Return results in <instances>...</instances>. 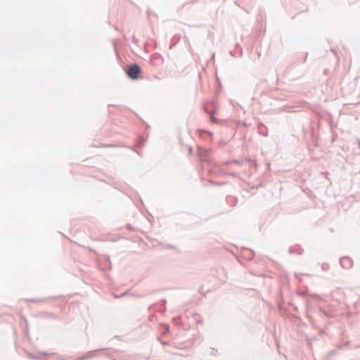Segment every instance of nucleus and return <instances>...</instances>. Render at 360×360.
<instances>
[{"instance_id": "nucleus-1", "label": "nucleus", "mask_w": 360, "mask_h": 360, "mask_svg": "<svg viewBox=\"0 0 360 360\" xmlns=\"http://www.w3.org/2000/svg\"><path fill=\"white\" fill-rule=\"evenodd\" d=\"M140 72L141 69L139 66L137 65H134L129 68L127 70V75L133 79H136L139 78Z\"/></svg>"}, {"instance_id": "nucleus-2", "label": "nucleus", "mask_w": 360, "mask_h": 360, "mask_svg": "<svg viewBox=\"0 0 360 360\" xmlns=\"http://www.w3.org/2000/svg\"><path fill=\"white\" fill-rule=\"evenodd\" d=\"M350 262V259L348 257H344L341 259V262L342 264H344V263H349Z\"/></svg>"}, {"instance_id": "nucleus-3", "label": "nucleus", "mask_w": 360, "mask_h": 360, "mask_svg": "<svg viewBox=\"0 0 360 360\" xmlns=\"http://www.w3.org/2000/svg\"><path fill=\"white\" fill-rule=\"evenodd\" d=\"M211 120H212V122H214V117H211Z\"/></svg>"}]
</instances>
